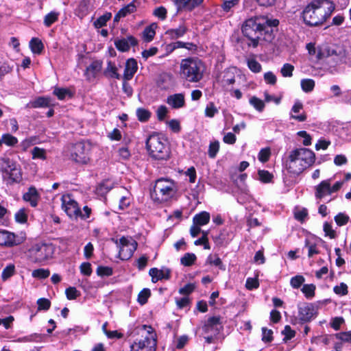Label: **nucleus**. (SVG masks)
<instances>
[{"mask_svg":"<svg viewBox=\"0 0 351 351\" xmlns=\"http://www.w3.org/2000/svg\"><path fill=\"white\" fill-rule=\"evenodd\" d=\"M317 314V309L313 304L298 305V314L295 321L298 323H306L313 319Z\"/></svg>","mask_w":351,"mask_h":351,"instance_id":"nucleus-11","label":"nucleus"},{"mask_svg":"<svg viewBox=\"0 0 351 351\" xmlns=\"http://www.w3.org/2000/svg\"><path fill=\"white\" fill-rule=\"evenodd\" d=\"M146 147L150 156L155 160H167L169 157L167 141L158 134H153L148 137Z\"/></svg>","mask_w":351,"mask_h":351,"instance_id":"nucleus-6","label":"nucleus"},{"mask_svg":"<svg viewBox=\"0 0 351 351\" xmlns=\"http://www.w3.org/2000/svg\"><path fill=\"white\" fill-rule=\"evenodd\" d=\"M49 274V270L45 269H37L32 271V276L40 279L47 278Z\"/></svg>","mask_w":351,"mask_h":351,"instance_id":"nucleus-48","label":"nucleus"},{"mask_svg":"<svg viewBox=\"0 0 351 351\" xmlns=\"http://www.w3.org/2000/svg\"><path fill=\"white\" fill-rule=\"evenodd\" d=\"M112 273V269L110 267L99 266L97 268V274L100 276H110Z\"/></svg>","mask_w":351,"mask_h":351,"instance_id":"nucleus-54","label":"nucleus"},{"mask_svg":"<svg viewBox=\"0 0 351 351\" xmlns=\"http://www.w3.org/2000/svg\"><path fill=\"white\" fill-rule=\"evenodd\" d=\"M136 116L140 121L145 122L149 119L151 113L148 110L140 108L136 110Z\"/></svg>","mask_w":351,"mask_h":351,"instance_id":"nucleus-41","label":"nucleus"},{"mask_svg":"<svg viewBox=\"0 0 351 351\" xmlns=\"http://www.w3.org/2000/svg\"><path fill=\"white\" fill-rule=\"evenodd\" d=\"M112 14L106 12L102 16H99L95 22L94 26L95 28H101L106 25V23L111 19Z\"/></svg>","mask_w":351,"mask_h":351,"instance_id":"nucleus-33","label":"nucleus"},{"mask_svg":"<svg viewBox=\"0 0 351 351\" xmlns=\"http://www.w3.org/2000/svg\"><path fill=\"white\" fill-rule=\"evenodd\" d=\"M137 247V243L130 239L121 237L119 240V257L122 260L130 258Z\"/></svg>","mask_w":351,"mask_h":351,"instance_id":"nucleus-10","label":"nucleus"},{"mask_svg":"<svg viewBox=\"0 0 351 351\" xmlns=\"http://www.w3.org/2000/svg\"><path fill=\"white\" fill-rule=\"evenodd\" d=\"M204 70L203 62L197 58H187L180 62V74L189 82H199L204 76Z\"/></svg>","mask_w":351,"mask_h":351,"instance_id":"nucleus-3","label":"nucleus"},{"mask_svg":"<svg viewBox=\"0 0 351 351\" xmlns=\"http://www.w3.org/2000/svg\"><path fill=\"white\" fill-rule=\"evenodd\" d=\"M305 247L308 249V256L309 258L313 257L314 255L318 254L319 253L317 245L308 240L305 241Z\"/></svg>","mask_w":351,"mask_h":351,"instance_id":"nucleus-42","label":"nucleus"},{"mask_svg":"<svg viewBox=\"0 0 351 351\" xmlns=\"http://www.w3.org/2000/svg\"><path fill=\"white\" fill-rule=\"evenodd\" d=\"M335 8L330 0H313L303 10L302 18L307 26H319L330 16Z\"/></svg>","mask_w":351,"mask_h":351,"instance_id":"nucleus-1","label":"nucleus"},{"mask_svg":"<svg viewBox=\"0 0 351 351\" xmlns=\"http://www.w3.org/2000/svg\"><path fill=\"white\" fill-rule=\"evenodd\" d=\"M206 264L213 265L222 270H225V267L222 263L221 258L217 255L210 254L206 261Z\"/></svg>","mask_w":351,"mask_h":351,"instance_id":"nucleus-34","label":"nucleus"},{"mask_svg":"<svg viewBox=\"0 0 351 351\" xmlns=\"http://www.w3.org/2000/svg\"><path fill=\"white\" fill-rule=\"evenodd\" d=\"M23 198L25 202H29L32 207H36L39 199V195L36 188L30 187L27 192L24 193Z\"/></svg>","mask_w":351,"mask_h":351,"instance_id":"nucleus-22","label":"nucleus"},{"mask_svg":"<svg viewBox=\"0 0 351 351\" xmlns=\"http://www.w3.org/2000/svg\"><path fill=\"white\" fill-rule=\"evenodd\" d=\"M80 272L85 276H89L92 274V268L90 263L85 262L80 266Z\"/></svg>","mask_w":351,"mask_h":351,"instance_id":"nucleus-61","label":"nucleus"},{"mask_svg":"<svg viewBox=\"0 0 351 351\" xmlns=\"http://www.w3.org/2000/svg\"><path fill=\"white\" fill-rule=\"evenodd\" d=\"M14 273V265H9L6 266L1 274V278L3 280H6L9 278H10Z\"/></svg>","mask_w":351,"mask_h":351,"instance_id":"nucleus-53","label":"nucleus"},{"mask_svg":"<svg viewBox=\"0 0 351 351\" xmlns=\"http://www.w3.org/2000/svg\"><path fill=\"white\" fill-rule=\"evenodd\" d=\"M59 14L56 12L52 11L47 14L44 19V24L47 27H50L58 19Z\"/></svg>","mask_w":351,"mask_h":351,"instance_id":"nucleus-38","label":"nucleus"},{"mask_svg":"<svg viewBox=\"0 0 351 351\" xmlns=\"http://www.w3.org/2000/svg\"><path fill=\"white\" fill-rule=\"evenodd\" d=\"M273 332L265 327L262 328V340L265 342H271L273 340Z\"/></svg>","mask_w":351,"mask_h":351,"instance_id":"nucleus-57","label":"nucleus"},{"mask_svg":"<svg viewBox=\"0 0 351 351\" xmlns=\"http://www.w3.org/2000/svg\"><path fill=\"white\" fill-rule=\"evenodd\" d=\"M195 287L194 284L188 283L179 289V293L187 296L194 291Z\"/></svg>","mask_w":351,"mask_h":351,"instance_id":"nucleus-63","label":"nucleus"},{"mask_svg":"<svg viewBox=\"0 0 351 351\" xmlns=\"http://www.w3.org/2000/svg\"><path fill=\"white\" fill-rule=\"evenodd\" d=\"M3 178L4 179H7L10 184L20 182L22 178L20 168L15 165L11 169H10L8 173L3 175Z\"/></svg>","mask_w":351,"mask_h":351,"instance_id":"nucleus-21","label":"nucleus"},{"mask_svg":"<svg viewBox=\"0 0 351 351\" xmlns=\"http://www.w3.org/2000/svg\"><path fill=\"white\" fill-rule=\"evenodd\" d=\"M167 124L176 133H178L181 130L180 121L177 119H171L167 121Z\"/></svg>","mask_w":351,"mask_h":351,"instance_id":"nucleus-64","label":"nucleus"},{"mask_svg":"<svg viewBox=\"0 0 351 351\" xmlns=\"http://www.w3.org/2000/svg\"><path fill=\"white\" fill-rule=\"evenodd\" d=\"M38 308L39 311L48 310L51 306L50 301L47 298H40L37 300Z\"/></svg>","mask_w":351,"mask_h":351,"instance_id":"nucleus-56","label":"nucleus"},{"mask_svg":"<svg viewBox=\"0 0 351 351\" xmlns=\"http://www.w3.org/2000/svg\"><path fill=\"white\" fill-rule=\"evenodd\" d=\"M271 156V151L269 148H264L261 149L258 153V160L262 162H265L269 160Z\"/></svg>","mask_w":351,"mask_h":351,"instance_id":"nucleus-52","label":"nucleus"},{"mask_svg":"<svg viewBox=\"0 0 351 351\" xmlns=\"http://www.w3.org/2000/svg\"><path fill=\"white\" fill-rule=\"evenodd\" d=\"M223 330V324L220 316L209 317L202 326V330L206 335L217 336Z\"/></svg>","mask_w":351,"mask_h":351,"instance_id":"nucleus-13","label":"nucleus"},{"mask_svg":"<svg viewBox=\"0 0 351 351\" xmlns=\"http://www.w3.org/2000/svg\"><path fill=\"white\" fill-rule=\"evenodd\" d=\"M138 69L137 62L134 58L127 60L123 74V80L128 81L131 80Z\"/></svg>","mask_w":351,"mask_h":351,"instance_id":"nucleus-20","label":"nucleus"},{"mask_svg":"<svg viewBox=\"0 0 351 351\" xmlns=\"http://www.w3.org/2000/svg\"><path fill=\"white\" fill-rule=\"evenodd\" d=\"M156 84L162 90H167L173 85V77L171 74L162 73L156 79Z\"/></svg>","mask_w":351,"mask_h":351,"instance_id":"nucleus-19","label":"nucleus"},{"mask_svg":"<svg viewBox=\"0 0 351 351\" xmlns=\"http://www.w3.org/2000/svg\"><path fill=\"white\" fill-rule=\"evenodd\" d=\"M303 104L300 101H296L292 106L290 111V118L299 122H304L307 119V115L304 112H302Z\"/></svg>","mask_w":351,"mask_h":351,"instance_id":"nucleus-15","label":"nucleus"},{"mask_svg":"<svg viewBox=\"0 0 351 351\" xmlns=\"http://www.w3.org/2000/svg\"><path fill=\"white\" fill-rule=\"evenodd\" d=\"M178 190L177 184L174 180L161 178L156 181L151 196L155 202H166L176 195Z\"/></svg>","mask_w":351,"mask_h":351,"instance_id":"nucleus-5","label":"nucleus"},{"mask_svg":"<svg viewBox=\"0 0 351 351\" xmlns=\"http://www.w3.org/2000/svg\"><path fill=\"white\" fill-rule=\"evenodd\" d=\"M171 269L167 267L158 269L154 267L149 269V274L152 277V282H156L162 280H169L171 277Z\"/></svg>","mask_w":351,"mask_h":351,"instance_id":"nucleus-14","label":"nucleus"},{"mask_svg":"<svg viewBox=\"0 0 351 351\" xmlns=\"http://www.w3.org/2000/svg\"><path fill=\"white\" fill-rule=\"evenodd\" d=\"M32 158L33 159H46V152L44 149L38 147H35L32 150Z\"/></svg>","mask_w":351,"mask_h":351,"instance_id":"nucleus-43","label":"nucleus"},{"mask_svg":"<svg viewBox=\"0 0 351 351\" xmlns=\"http://www.w3.org/2000/svg\"><path fill=\"white\" fill-rule=\"evenodd\" d=\"M141 330L145 332V336L134 341L130 346V351H155L156 338L153 328L151 326L143 325Z\"/></svg>","mask_w":351,"mask_h":351,"instance_id":"nucleus-7","label":"nucleus"},{"mask_svg":"<svg viewBox=\"0 0 351 351\" xmlns=\"http://www.w3.org/2000/svg\"><path fill=\"white\" fill-rule=\"evenodd\" d=\"M248 68L254 73H259L262 66L255 58H249L247 60Z\"/></svg>","mask_w":351,"mask_h":351,"instance_id":"nucleus-40","label":"nucleus"},{"mask_svg":"<svg viewBox=\"0 0 351 351\" xmlns=\"http://www.w3.org/2000/svg\"><path fill=\"white\" fill-rule=\"evenodd\" d=\"M62 208L66 215L72 218H77L82 215V211L78 207L77 203L69 194L63 195L61 197Z\"/></svg>","mask_w":351,"mask_h":351,"instance_id":"nucleus-12","label":"nucleus"},{"mask_svg":"<svg viewBox=\"0 0 351 351\" xmlns=\"http://www.w3.org/2000/svg\"><path fill=\"white\" fill-rule=\"evenodd\" d=\"M65 294L68 300H75L78 296H80V293L77 289L74 287H70L67 288L65 291Z\"/></svg>","mask_w":351,"mask_h":351,"instance_id":"nucleus-49","label":"nucleus"},{"mask_svg":"<svg viewBox=\"0 0 351 351\" xmlns=\"http://www.w3.org/2000/svg\"><path fill=\"white\" fill-rule=\"evenodd\" d=\"M104 75L110 78L121 79V75L118 73V68L111 61L107 62L106 68L104 70Z\"/></svg>","mask_w":351,"mask_h":351,"instance_id":"nucleus-27","label":"nucleus"},{"mask_svg":"<svg viewBox=\"0 0 351 351\" xmlns=\"http://www.w3.org/2000/svg\"><path fill=\"white\" fill-rule=\"evenodd\" d=\"M315 286L313 284L304 285L302 288V291L305 297L311 299L315 296Z\"/></svg>","mask_w":351,"mask_h":351,"instance_id":"nucleus-35","label":"nucleus"},{"mask_svg":"<svg viewBox=\"0 0 351 351\" xmlns=\"http://www.w3.org/2000/svg\"><path fill=\"white\" fill-rule=\"evenodd\" d=\"M136 10V6L133 3H130L126 6L121 8L119 11L121 12V15L124 17L129 14L133 13Z\"/></svg>","mask_w":351,"mask_h":351,"instance_id":"nucleus-62","label":"nucleus"},{"mask_svg":"<svg viewBox=\"0 0 351 351\" xmlns=\"http://www.w3.org/2000/svg\"><path fill=\"white\" fill-rule=\"evenodd\" d=\"M16 165L12 160L8 158H0V172L3 175L8 173L10 169Z\"/></svg>","mask_w":351,"mask_h":351,"instance_id":"nucleus-30","label":"nucleus"},{"mask_svg":"<svg viewBox=\"0 0 351 351\" xmlns=\"http://www.w3.org/2000/svg\"><path fill=\"white\" fill-rule=\"evenodd\" d=\"M210 218V214L208 212L202 211L193 217V223L202 226L208 223Z\"/></svg>","mask_w":351,"mask_h":351,"instance_id":"nucleus-28","label":"nucleus"},{"mask_svg":"<svg viewBox=\"0 0 351 351\" xmlns=\"http://www.w3.org/2000/svg\"><path fill=\"white\" fill-rule=\"evenodd\" d=\"M335 221L339 226L346 224L349 221V217L344 213H340L335 217Z\"/></svg>","mask_w":351,"mask_h":351,"instance_id":"nucleus-55","label":"nucleus"},{"mask_svg":"<svg viewBox=\"0 0 351 351\" xmlns=\"http://www.w3.org/2000/svg\"><path fill=\"white\" fill-rule=\"evenodd\" d=\"M102 68V62L99 60L93 61L86 69L85 75L88 79L95 77L100 72Z\"/></svg>","mask_w":351,"mask_h":351,"instance_id":"nucleus-24","label":"nucleus"},{"mask_svg":"<svg viewBox=\"0 0 351 351\" xmlns=\"http://www.w3.org/2000/svg\"><path fill=\"white\" fill-rule=\"evenodd\" d=\"M219 150V142L215 141L211 142L208 147V154L210 158H215Z\"/></svg>","mask_w":351,"mask_h":351,"instance_id":"nucleus-37","label":"nucleus"},{"mask_svg":"<svg viewBox=\"0 0 351 351\" xmlns=\"http://www.w3.org/2000/svg\"><path fill=\"white\" fill-rule=\"evenodd\" d=\"M187 30H188V29L185 25H180L177 28L168 29L165 32V34L171 40H176V39L182 37L186 33Z\"/></svg>","mask_w":351,"mask_h":351,"instance_id":"nucleus-26","label":"nucleus"},{"mask_svg":"<svg viewBox=\"0 0 351 351\" xmlns=\"http://www.w3.org/2000/svg\"><path fill=\"white\" fill-rule=\"evenodd\" d=\"M150 295L151 292L149 289H143L138 295V302L141 304H145L147 302Z\"/></svg>","mask_w":351,"mask_h":351,"instance_id":"nucleus-46","label":"nucleus"},{"mask_svg":"<svg viewBox=\"0 0 351 351\" xmlns=\"http://www.w3.org/2000/svg\"><path fill=\"white\" fill-rule=\"evenodd\" d=\"M218 112V109L213 102L207 104L205 109V115L207 117L212 118Z\"/></svg>","mask_w":351,"mask_h":351,"instance_id":"nucleus-51","label":"nucleus"},{"mask_svg":"<svg viewBox=\"0 0 351 351\" xmlns=\"http://www.w3.org/2000/svg\"><path fill=\"white\" fill-rule=\"evenodd\" d=\"M156 24L152 23L145 28L143 32V39L144 41L149 43L154 39L156 34Z\"/></svg>","mask_w":351,"mask_h":351,"instance_id":"nucleus-29","label":"nucleus"},{"mask_svg":"<svg viewBox=\"0 0 351 351\" xmlns=\"http://www.w3.org/2000/svg\"><path fill=\"white\" fill-rule=\"evenodd\" d=\"M137 45V40L132 36H128L114 41L116 48L121 51H128L132 46Z\"/></svg>","mask_w":351,"mask_h":351,"instance_id":"nucleus-16","label":"nucleus"},{"mask_svg":"<svg viewBox=\"0 0 351 351\" xmlns=\"http://www.w3.org/2000/svg\"><path fill=\"white\" fill-rule=\"evenodd\" d=\"M301 87L306 93L311 92L315 87V81L312 79H303L301 80Z\"/></svg>","mask_w":351,"mask_h":351,"instance_id":"nucleus-36","label":"nucleus"},{"mask_svg":"<svg viewBox=\"0 0 351 351\" xmlns=\"http://www.w3.org/2000/svg\"><path fill=\"white\" fill-rule=\"evenodd\" d=\"M50 104V99L45 97H38L26 105L27 108H38L48 107Z\"/></svg>","mask_w":351,"mask_h":351,"instance_id":"nucleus-25","label":"nucleus"},{"mask_svg":"<svg viewBox=\"0 0 351 351\" xmlns=\"http://www.w3.org/2000/svg\"><path fill=\"white\" fill-rule=\"evenodd\" d=\"M315 197L321 199L326 195H330V180H323L316 186Z\"/></svg>","mask_w":351,"mask_h":351,"instance_id":"nucleus-23","label":"nucleus"},{"mask_svg":"<svg viewBox=\"0 0 351 351\" xmlns=\"http://www.w3.org/2000/svg\"><path fill=\"white\" fill-rule=\"evenodd\" d=\"M167 104L172 108L179 109L185 106L184 95L183 93H176L167 97Z\"/></svg>","mask_w":351,"mask_h":351,"instance_id":"nucleus-17","label":"nucleus"},{"mask_svg":"<svg viewBox=\"0 0 351 351\" xmlns=\"http://www.w3.org/2000/svg\"><path fill=\"white\" fill-rule=\"evenodd\" d=\"M20 243L14 233L6 230L0 231V245L12 246Z\"/></svg>","mask_w":351,"mask_h":351,"instance_id":"nucleus-18","label":"nucleus"},{"mask_svg":"<svg viewBox=\"0 0 351 351\" xmlns=\"http://www.w3.org/2000/svg\"><path fill=\"white\" fill-rule=\"evenodd\" d=\"M334 292L340 295H345L348 293V286L344 282H341L333 289Z\"/></svg>","mask_w":351,"mask_h":351,"instance_id":"nucleus-59","label":"nucleus"},{"mask_svg":"<svg viewBox=\"0 0 351 351\" xmlns=\"http://www.w3.org/2000/svg\"><path fill=\"white\" fill-rule=\"evenodd\" d=\"M265 28L263 17L251 18L245 21L242 27V32L250 40L248 43L249 46L256 47L259 40H265L263 37V34L266 32Z\"/></svg>","mask_w":351,"mask_h":351,"instance_id":"nucleus-4","label":"nucleus"},{"mask_svg":"<svg viewBox=\"0 0 351 351\" xmlns=\"http://www.w3.org/2000/svg\"><path fill=\"white\" fill-rule=\"evenodd\" d=\"M250 104L259 112H262L265 108L263 101L255 96L250 99Z\"/></svg>","mask_w":351,"mask_h":351,"instance_id":"nucleus-39","label":"nucleus"},{"mask_svg":"<svg viewBox=\"0 0 351 351\" xmlns=\"http://www.w3.org/2000/svg\"><path fill=\"white\" fill-rule=\"evenodd\" d=\"M305 279L302 276L298 275L291 279V285L295 289L299 288L304 282Z\"/></svg>","mask_w":351,"mask_h":351,"instance_id":"nucleus-58","label":"nucleus"},{"mask_svg":"<svg viewBox=\"0 0 351 351\" xmlns=\"http://www.w3.org/2000/svg\"><path fill=\"white\" fill-rule=\"evenodd\" d=\"M112 188V185L109 182H104L101 183L97 187V190L99 193L104 194L108 193Z\"/></svg>","mask_w":351,"mask_h":351,"instance_id":"nucleus-60","label":"nucleus"},{"mask_svg":"<svg viewBox=\"0 0 351 351\" xmlns=\"http://www.w3.org/2000/svg\"><path fill=\"white\" fill-rule=\"evenodd\" d=\"M55 247L52 243H38L29 250L31 258L36 263H43L52 258Z\"/></svg>","mask_w":351,"mask_h":351,"instance_id":"nucleus-9","label":"nucleus"},{"mask_svg":"<svg viewBox=\"0 0 351 351\" xmlns=\"http://www.w3.org/2000/svg\"><path fill=\"white\" fill-rule=\"evenodd\" d=\"M90 149L91 144L89 142L76 143L69 148V158L76 163L86 164L90 160Z\"/></svg>","mask_w":351,"mask_h":351,"instance_id":"nucleus-8","label":"nucleus"},{"mask_svg":"<svg viewBox=\"0 0 351 351\" xmlns=\"http://www.w3.org/2000/svg\"><path fill=\"white\" fill-rule=\"evenodd\" d=\"M258 175L259 180L264 183L270 182L273 178V175L266 170H258Z\"/></svg>","mask_w":351,"mask_h":351,"instance_id":"nucleus-47","label":"nucleus"},{"mask_svg":"<svg viewBox=\"0 0 351 351\" xmlns=\"http://www.w3.org/2000/svg\"><path fill=\"white\" fill-rule=\"evenodd\" d=\"M315 161V153L307 148H298L289 152L286 168L290 173L299 175Z\"/></svg>","mask_w":351,"mask_h":351,"instance_id":"nucleus-2","label":"nucleus"},{"mask_svg":"<svg viewBox=\"0 0 351 351\" xmlns=\"http://www.w3.org/2000/svg\"><path fill=\"white\" fill-rule=\"evenodd\" d=\"M294 70V66L289 63L285 64L281 68V74L283 77H291L293 75V71Z\"/></svg>","mask_w":351,"mask_h":351,"instance_id":"nucleus-50","label":"nucleus"},{"mask_svg":"<svg viewBox=\"0 0 351 351\" xmlns=\"http://www.w3.org/2000/svg\"><path fill=\"white\" fill-rule=\"evenodd\" d=\"M197 257L193 253H186L181 258L180 263L185 267H190L193 265Z\"/></svg>","mask_w":351,"mask_h":351,"instance_id":"nucleus-32","label":"nucleus"},{"mask_svg":"<svg viewBox=\"0 0 351 351\" xmlns=\"http://www.w3.org/2000/svg\"><path fill=\"white\" fill-rule=\"evenodd\" d=\"M1 138L3 143L8 146H14L18 143V139L10 134H3Z\"/></svg>","mask_w":351,"mask_h":351,"instance_id":"nucleus-44","label":"nucleus"},{"mask_svg":"<svg viewBox=\"0 0 351 351\" xmlns=\"http://www.w3.org/2000/svg\"><path fill=\"white\" fill-rule=\"evenodd\" d=\"M29 47L34 53L40 54L44 49V45L38 38H32L29 41Z\"/></svg>","mask_w":351,"mask_h":351,"instance_id":"nucleus-31","label":"nucleus"},{"mask_svg":"<svg viewBox=\"0 0 351 351\" xmlns=\"http://www.w3.org/2000/svg\"><path fill=\"white\" fill-rule=\"evenodd\" d=\"M53 94L57 96V97L60 100H62L65 99V97L69 95L71 97V93L69 89L64 88H55L53 90Z\"/></svg>","mask_w":351,"mask_h":351,"instance_id":"nucleus-45","label":"nucleus"}]
</instances>
